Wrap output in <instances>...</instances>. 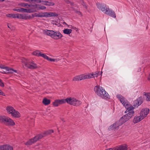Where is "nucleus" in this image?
I'll list each match as a JSON object with an SVG mask.
<instances>
[{"mask_svg":"<svg viewBox=\"0 0 150 150\" xmlns=\"http://www.w3.org/2000/svg\"><path fill=\"white\" fill-rule=\"evenodd\" d=\"M55 40H58L62 38L63 37L62 35L59 31H56Z\"/></svg>","mask_w":150,"mask_h":150,"instance_id":"obj_22","label":"nucleus"},{"mask_svg":"<svg viewBox=\"0 0 150 150\" xmlns=\"http://www.w3.org/2000/svg\"><path fill=\"white\" fill-rule=\"evenodd\" d=\"M102 72L101 71V73L102 74Z\"/></svg>","mask_w":150,"mask_h":150,"instance_id":"obj_56","label":"nucleus"},{"mask_svg":"<svg viewBox=\"0 0 150 150\" xmlns=\"http://www.w3.org/2000/svg\"><path fill=\"white\" fill-rule=\"evenodd\" d=\"M0 72L2 73V74H6L7 73V72L6 71H0Z\"/></svg>","mask_w":150,"mask_h":150,"instance_id":"obj_50","label":"nucleus"},{"mask_svg":"<svg viewBox=\"0 0 150 150\" xmlns=\"http://www.w3.org/2000/svg\"><path fill=\"white\" fill-rule=\"evenodd\" d=\"M42 103L45 105H47L50 103V100L46 98H45L43 100Z\"/></svg>","mask_w":150,"mask_h":150,"instance_id":"obj_26","label":"nucleus"},{"mask_svg":"<svg viewBox=\"0 0 150 150\" xmlns=\"http://www.w3.org/2000/svg\"><path fill=\"white\" fill-rule=\"evenodd\" d=\"M8 28H9V26H8Z\"/></svg>","mask_w":150,"mask_h":150,"instance_id":"obj_55","label":"nucleus"},{"mask_svg":"<svg viewBox=\"0 0 150 150\" xmlns=\"http://www.w3.org/2000/svg\"><path fill=\"white\" fill-rule=\"evenodd\" d=\"M56 31L53 30H43V33L45 35L49 36L52 38L55 39V33Z\"/></svg>","mask_w":150,"mask_h":150,"instance_id":"obj_7","label":"nucleus"},{"mask_svg":"<svg viewBox=\"0 0 150 150\" xmlns=\"http://www.w3.org/2000/svg\"><path fill=\"white\" fill-rule=\"evenodd\" d=\"M38 10H44L46 8V7L45 6H40L39 5V6H38Z\"/></svg>","mask_w":150,"mask_h":150,"instance_id":"obj_36","label":"nucleus"},{"mask_svg":"<svg viewBox=\"0 0 150 150\" xmlns=\"http://www.w3.org/2000/svg\"><path fill=\"white\" fill-rule=\"evenodd\" d=\"M26 67L31 69H35L38 68L37 64L33 61L30 60L28 64H26Z\"/></svg>","mask_w":150,"mask_h":150,"instance_id":"obj_8","label":"nucleus"},{"mask_svg":"<svg viewBox=\"0 0 150 150\" xmlns=\"http://www.w3.org/2000/svg\"><path fill=\"white\" fill-rule=\"evenodd\" d=\"M63 31L64 34H69L71 33L72 30L70 29H65L63 30Z\"/></svg>","mask_w":150,"mask_h":150,"instance_id":"obj_29","label":"nucleus"},{"mask_svg":"<svg viewBox=\"0 0 150 150\" xmlns=\"http://www.w3.org/2000/svg\"><path fill=\"white\" fill-rule=\"evenodd\" d=\"M11 115L12 116L16 118H19L21 116L20 113L15 110H14V111H13L12 113L11 114Z\"/></svg>","mask_w":150,"mask_h":150,"instance_id":"obj_19","label":"nucleus"},{"mask_svg":"<svg viewBox=\"0 0 150 150\" xmlns=\"http://www.w3.org/2000/svg\"><path fill=\"white\" fill-rule=\"evenodd\" d=\"M17 11L18 12H21L22 13H27V9H25L22 8H20L17 9Z\"/></svg>","mask_w":150,"mask_h":150,"instance_id":"obj_30","label":"nucleus"},{"mask_svg":"<svg viewBox=\"0 0 150 150\" xmlns=\"http://www.w3.org/2000/svg\"><path fill=\"white\" fill-rule=\"evenodd\" d=\"M106 14L114 18L116 17L115 13L113 11L111 10H110L109 8H108Z\"/></svg>","mask_w":150,"mask_h":150,"instance_id":"obj_15","label":"nucleus"},{"mask_svg":"<svg viewBox=\"0 0 150 150\" xmlns=\"http://www.w3.org/2000/svg\"><path fill=\"white\" fill-rule=\"evenodd\" d=\"M4 121V123L6 125L13 126L15 124L13 120L8 117H6Z\"/></svg>","mask_w":150,"mask_h":150,"instance_id":"obj_10","label":"nucleus"},{"mask_svg":"<svg viewBox=\"0 0 150 150\" xmlns=\"http://www.w3.org/2000/svg\"><path fill=\"white\" fill-rule=\"evenodd\" d=\"M83 5L84 6L86 9L87 8V5L83 1L82 2Z\"/></svg>","mask_w":150,"mask_h":150,"instance_id":"obj_42","label":"nucleus"},{"mask_svg":"<svg viewBox=\"0 0 150 150\" xmlns=\"http://www.w3.org/2000/svg\"><path fill=\"white\" fill-rule=\"evenodd\" d=\"M0 150H13L11 146L6 144L0 146Z\"/></svg>","mask_w":150,"mask_h":150,"instance_id":"obj_13","label":"nucleus"},{"mask_svg":"<svg viewBox=\"0 0 150 150\" xmlns=\"http://www.w3.org/2000/svg\"><path fill=\"white\" fill-rule=\"evenodd\" d=\"M98 8L103 12L105 14L106 13L109 8L106 7V5L105 4H101L98 3L97 4Z\"/></svg>","mask_w":150,"mask_h":150,"instance_id":"obj_9","label":"nucleus"},{"mask_svg":"<svg viewBox=\"0 0 150 150\" xmlns=\"http://www.w3.org/2000/svg\"><path fill=\"white\" fill-rule=\"evenodd\" d=\"M76 13L79 15H81V13L79 11H76Z\"/></svg>","mask_w":150,"mask_h":150,"instance_id":"obj_51","label":"nucleus"},{"mask_svg":"<svg viewBox=\"0 0 150 150\" xmlns=\"http://www.w3.org/2000/svg\"><path fill=\"white\" fill-rule=\"evenodd\" d=\"M81 79L82 80H84L86 79H91L90 74L89 73L88 74H81Z\"/></svg>","mask_w":150,"mask_h":150,"instance_id":"obj_18","label":"nucleus"},{"mask_svg":"<svg viewBox=\"0 0 150 150\" xmlns=\"http://www.w3.org/2000/svg\"><path fill=\"white\" fill-rule=\"evenodd\" d=\"M146 96L147 100L150 101V93L146 94Z\"/></svg>","mask_w":150,"mask_h":150,"instance_id":"obj_37","label":"nucleus"},{"mask_svg":"<svg viewBox=\"0 0 150 150\" xmlns=\"http://www.w3.org/2000/svg\"><path fill=\"white\" fill-rule=\"evenodd\" d=\"M33 2H36L38 3H40L42 2V1L40 0H33Z\"/></svg>","mask_w":150,"mask_h":150,"instance_id":"obj_40","label":"nucleus"},{"mask_svg":"<svg viewBox=\"0 0 150 150\" xmlns=\"http://www.w3.org/2000/svg\"><path fill=\"white\" fill-rule=\"evenodd\" d=\"M30 60L26 59L24 58H23L22 59V62L24 64L25 66L26 67V64H28Z\"/></svg>","mask_w":150,"mask_h":150,"instance_id":"obj_31","label":"nucleus"},{"mask_svg":"<svg viewBox=\"0 0 150 150\" xmlns=\"http://www.w3.org/2000/svg\"><path fill=\"white\" fill-rule=\"evenodd\" d=\"M20 5L21 6L25 7L28 5V4L27 3H21L20 4Z\"/></svg>","mask_w":150,"mask_h":150,"instance_id":"obj_38","label":"nucleus"},{"mask_svg":"<svg viewBox=\"0 0 150 150\" xmlns=\"http://www.w3.org/2000/svg\"><path fill=\"white\" fill-rule=\"evenodd\" d=\"M148 79L149 80H150V74L149 75V77L148 78Z\"/></svg>","mask_w":150,"mask_h":150,"instance_id":"obj_52","label":"nucleus"},{"mask_svg":"<svg viewBox=\"0 0 150 150\" xmlns=\"http://www.w3.org/2000/svg\"><path fill=\"white\" fill-rule=\"evenodd\" d=\"M40 57H43L44 58L48 60L49 59V57L48 56L46 55V54L42 53L40 55Z\"/></svg>","mask_w":150,"mask_h":150,"instance_id":"obj_32","label":"nucleus"},{"mask_svg":"<svg viewBox=\"0 0 150 150\" xmlns=\"http://www.w3.org/2000/svg\"><path fill=\"white\" fill-rule=\"evenodd\" d=\"M6 110L7 112L9 114H11L13 111H14V109L12 106H9L6 107Z\"/></svg>","mask_w":150,"mask_h":150,"instance_id":"obj_21","label":"nucleus"},{"mask_svg":"<svg viewBox=\"0 0 150 150\" xmlns=\"http://www.w3.org/2000/svg\"><path fill=\"white\" fill-rule=\"evenodd\" d=\"M65 2L67 4H69L70 3V1L69 0H65Z\"/></svg>","mask_w":150,"mask_h":150,"instance_id":"obj_48","label":"nucleus"},{"mask_svg":"<svg viewBox=\"0 0 150 150\" xmlns=\"http://www.w3.org/2000/svg\"><path fill=\"white\" fill-rule=\"evenodd\" d=\"M6 117L5 116H0V122L4 123Z\"/></svg>","mask_w":150,"mask_h":150,"instance_id":"obj_33","label":"nucleus"},{"mask_svg":"<svg viewBox=\"0 0 150 150\" xmlns=\"http://www.w3.org/2000/svg\"><path fill=\"white\" fill-rule=\"evenodd\" d=\"M0 86L1 87H4V84L1 79H0Z\"/></svg>","mask_w":150,"mask_h":150,"instance_id":"obj_43","label":"nucleus"},{"mask_svg":"<svg viewBox=\"0 0 150 150\" xmlns=\"http://www.w3.org/2000/svg\"><path fill=\"white\" fill-rule=\"evenodd\" d=\"M21 14L17 13L16 14V18L21 19Z\"/></svg>","mask_w":150,"mask_h":150,"instance_id":"obj_44","label":"nucleus"},{"mask_svg":"<svg viewBox=\"0 0 150 150\" xmlns=\"http://www.w3.org/2000/svg\"><path fill=\"white\" fill-rule=\"evenodd\" d=\"M38 6L39 5L34 4L28 5L30 9H27V13H31L37 11L38 10Z\"/></svg>","mask_w":150,"mask_h":150,"instance_id":"obj_6","label":"nucleus"},{"mask_svg":"<svg viewBox=\"0 0 150 150\" xmlns=\"http://www.w3.org/2000/svg\"><path fill=\"white\" fill-rule=\"evenodd\" d=\"M0 95L4 96V93L0 89Z\"/></svg>","mask_w":150,"mask_h":150,"instance_id":"obj_49","label":"nucleus"},{"mask_svg":"<svg viewBox=\"0 0 150 150\" xmlns=\"http://www.w3.org/2000/svg\"><path fill=\"white\" fill-rule=\"evenodd\" d=\"M123 124L120 119L118 121H117L112 125L108 127V129L109 130H115L118 129L119 127L122 125Z\"/></svg>","mask_w":150,"mask_h":150,"instance_id":"obj_5","label":"nucleus"},{"mask_svg":"<svg viewBox=\"0 0 150 150\" xmlns=\"http://www.w3.org/2000/svg\"><path fill=\"white\" fill-rule=\"evenodd\" d=\"M66 100L68 103L76 106H79L81 104V101L74 98H66Z\"/></svg>","mask_w":150,"mask_h":150,"instance_id":"obj_4","label":"nucleus"},{"mask_svg":"<svg viewBox=\"0 0 150 150\" xmlns=\"http://www.w3.org/2000/svg\"><path fill=\"white\" fill-rule=\"evenodd\" d=\"M7 67H5L4 65L2 64L0 65V68L2 69H5L6 70Z\"/></svg>","mask_w":150,"mask_h":150,"instance_id":"obj_39","label":"nucleus"},{"mask_svg":"<svg viewBox=\"0 0 150 150\" xmlns=\"http://www.w3.org/2000/svg\"><path fill=\"white\" fill-rule=\"evenodd\" d=\"M6 71L7 73H13V72L17 73V71L14 70L12 68H10L8 67H7L6 68Z\"/></svg>","mask_w":150,"mask_h":150,"instance_id":"obj_25","label":"nucleus"},{"mask_svg":"<svg viewBox=\"0 0 150 150\" xmlns=\"http://www.w3.org/2000/svg\"><path fill=\"white\" fill-rule=\"evenodd\" d=\"M149 109L146 108L142 109L140 113V116L142 117V119H144L146 117L149 113Z\"/></svg>","mask_w":150,"mask_h":150,"instance_id":"obj_11","label":"nucleus"},{"mask_svg":"<svg viewBox=\"0 0 150 150\" xmlns=\"http://www.w3.org/2000/svg\"><path fill=\"white\" fill-rule=\"evenodd\" d=\"M117 97L126 109V110L125 111V113L129 112L120 119V121H121L122 123L124 124L129 120L134 115V112L132 110L134 108L132 105L129 103L127 100L124 97L120 94H118L117 95Z\"/></svg>","mask_w":150,"mask_h":150,"instance_id":"obj_1","label":"nucleus"},{"mask_svg":"<svg viewBox=\"0 0 150 150\" xmlns=\"http://www.w3.org/2000/svg\"><path fill=\"white\" fill-rule=\"evenodd\" d=\"M32 54L38 57H39L40 56V55L41 54L42 52L39 50H36L33 52Z\"/></svg>","mask_w":150,"mask_h":150,"instance_id":"obj_28","label":"nucleus"},{"mask_svg":"<svg viewBox=\"0 0 150 150\" xmlns=\"http://www.w3.org/2000/svg\"><path fill=\"white\" fill-rule=\"evenodd\" d=\"M143 102V98L142 97H140L137 99L135 103L138 106L140 105Z\"/></svg>","mask_w":150,"mask_h":150,"instance_id":"obj_23","label":"nucleus"},{"mask_svg":"<svg viewBox=\"0 0 150 150\" xmlns=\"http://www.w3.org/2000/svg\"><path fill=\"white\" fill-rule=\"evenodd\" d=\"M30 18V16H27V14L25 13L21 14V19L27 20Z\"/></svg>","mask_w":150,"mask_h":150,"instance_id":"obj_24","label":"nucleus"},{"mask_svg":"<svg viewBox=\"0 0 150 150\" xmlns=\"http://www.w3.org/2000/svg\"><path fill=\"white\" fill-rule=\"evenodd\" d=\"M94 91L98 96L103 98L106 99L108 98L109 94L102 87L97 86L94 87Z\"/></svg>","mask_w":150,"mask_h":150,"instance_id":"obj_2","label":"nucleus"},{"mask_svg":"<svg viewBox=\"0 0 150 150\" xmlns=\"http://www.w3.org/2000/svg\"><path fill=\"white\" fill-rule=\"evenodd\" d=\"M12 18H16V14H13Z\"/></svg>","mask_w":150,"mask_h":150,"instance_id":"obj_47","label":"nucleus"},{"mask_svg":"<svg viewBox=\"0 0 150 150\" xmlns=\"http://www.w3.org/2000/svg\"><path fill=\"white\" fill-rule=\"evenodd\" d=\"M5 0H0V1L3 2V1H4Z\"/></svg>","mask_w":150,"mask_h":150,"instance_id":"obj_54","label":"nucleus"},{"mask_svg":"<svg viewBox=\"0 0 150 150\" xmlns=\"http://www.w3.org/2000/svg\"><path fill=\"white\" fill-rule=\"evenodd\" d=\"M58 14L55 12H45V17L57 16Z\"/></svg>","mask_w":150,"mask_h":150,"instance_id":"obj_14","label":"nucleus"},{"mask_svg":"<svg viewBox=\"0 0 150 150\" xmlns=\"http://www.w3.org/2000/svg\"><path fill=\"white\" fill-rule=\"evenodd\" d=\"M48 1H42V4L44 5L47 6Z\"/></svg>","mask_w":150,"mask_h":150,"instance_id":"obj_41","label":"nucleus"},{"mask_svg":"<svg viewBox=\"0 0 150 150\" xmlns=\"http://www.w3.org/2000/svg\"><path fill=\"white\" fill-rule=\"evenodd\" d=\"M59 59H52V58H49V59L48 61H49L51 62H57L58 61H59Z\"/></svg>","mask_w":150,"mask_h":150,"instance_id":"obj_34","label":"nucleus"},{"mask_svg":"<svg viewBox=\"0 0 150 150\" xmlns=\"http://www.w3.org/2000/svg\"><path fill=\"white\" fill-rule=\"evenodd\" d=\"M53 132V130L52 129H50L49 130L45 132L44 135L41 134H39L35 136L33 139H31L25 143V145H29L32 144H33L34 143L36 142L38 140L41 139L43 137L45 136V135H47L48 134H51Z\"/></svg>","mask_w":150,"mask_h":150,"instance_id":"obj_3","label":"nucleus"},{"mask_svg":"<svg viewBox=\"0 0 150 150\" xmlns=\"http://www.w3.org/2000/svg\"><path fill=\"white\" fill-rule=\"evenodd\" d=\"M91 78L97 77L100 75V72L99 71L93 72L91 73H89Z\"/></svg>","mask_w":150,"mask_h":150,"instance_id":"obj_20","label":"nucleus"},{"mask_svg":"<svg viewBox=\"0 0 150 150\" xmlns=\"http://www.w3.org/2000/svg\"><path fill=\"white\" fill-rule=\"evenodd\" d=\"M33 0H23V1L26 2H33Z\"/></svg>","mask_w":150,"mask_h":150,"instance_id":"obj_46","label":"nucleus"},{"mask_svg":"<svg viewBox=\"0 0 150 150\" xmlns=\"http://www.w3.org/2000/svg\"><path fill=\"white\" fill-rule=\"evenodd\" d=\"M66 102V99H62L61 100H57L53 102V105L54 106L57 107L59 105L62 104Z\"/></svg>","mask_w":150,"mask_h":150,"instance_id":"obj_12","label":"nucleus"},{"mask_svg":"<svg viewBox=\"0 0 150 150\" xmlns=\"http://www.w3.org/2000/svg\"><path fill=\"white\" fill-rule=\"evenodd\" d=\"M81 75L76 76L74 77L73 79V81H79L82 80L81 79Z\"/></svg>","mask_w":150,"mask_h":150,"instance_id":"obj_27","label":"nucleus"},{"mask_svg":"<svg viewBox=\"0 0 150 150\" xmlns=\"http://www.w3.org/2000/svg\"><path fill=\"white\" fill-rule=\"evenodd\" d=\"M143 119H142V117L140 116H136L134 117L133 120V122L134 124L137 123L140 121L141 120Z\"/></svg>","mask_w":150,"mask_h":150,"instance_id":"obj_17","label":"nucleus"},{"mask_svg":"<svg viewBox=\"0 0 150 150\" xmlns=\"http://www.w3.org/2000/svg\"><path fill=\"white\" fill-rule=\"evenodd\" d=\"M13 14H8L6 15V16L8 17L12 18Z\"/></svg>","mask_w":150,"mask_h":150,"instance_id":"obj_45","label":"nucleus"},{"mask_svg":"<svg viewBox=\"0 0 150 150\" xmlns=\"http://www.w3.org/2000/svg\"><path fill=\"white\" fill-rule=\"evenodd\" d=\"M54 5V4L52 2L47 1V6H53Z\"/></svg>","mask_w":150,"mask_h":150,"instance_id":"obj_35","label":"nucleus"},{"mask_svg":"<svg viewBox=\"0 0 150 150\" xmlns=\"http://www.w3.org/2000/svg\"><path fill=\"white\" fill-rule=\"evenodd\" d=\"M33 16L34 17H36L38 18L45 17V12L39 13H35Z\"/></svg>","mask_w":150,"mask_h":150,"instance_id":"obj_16","label":"nucleus"},{"mask_svg":"<svg viewBox=\"0 0 150 150\" xmlns=\"http://www.w3.org/2000/svg\"><path fill=\"white\" fill-rule=\"evenodd\" d=\"M13 10L14 11H17V10H17V9H13Z\"/></svg>","mask_w":150,"mask_h":150,"instance_id":"obj_53","label":"nucleus"}]
</instances>
